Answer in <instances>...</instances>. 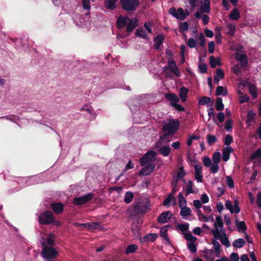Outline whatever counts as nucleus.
<instances>
[{
    "instance_id": "obj_1",
    "label": "nucleus",
    "mask_w": 261,
    "mask_h": 261,
    "mask_svg": "<svg viewBox=\"0 0 261 261\" xmlns=\"http://www.w3.org/2000/svg\"><path fill=\"white\" fill-rule=\"evenodd\" d=\"M214 226V228L212 230V232L215 238L220 240L221 243L226 247H230V243L223 228V220L221 216H217L216 217Z\"/></svg>"
},
{
    "instance_id": "obj_2",
    "label": "nucleus",
    "mask_w": 261,
    "mask_h": 261,
    "mask_svg": "<svg viewBox=\"0 0 261 261\" xmlns=\"http://www.w3.org/2000/svg\"><path fill=\"white\" fill-rule=\"evenodd\" d=\"M166 57L168 58V66L164 67V73L168 77H172L174 75L178 76L179 72L175 62L172 59V51L169 49H166Z\"/></svg>"
},
{
    "instance_id": "obj_3",
    "label": "nucleus",
    "mask_w": 261,
    "mask_h": 261,
    "mask_svg": "<svg viewBox=\"0 0 261 261\" xmlns=\"http://www.w3.org/2000/svg\"><path fill=\"white\" fill-rule=\"evenodd\" d=\"M178 126V120L175 121L173 119L168 120L165 122L163 127V135L166 136L167 138H169L174 134L177 129Z\"/></svg>"
},
{
    "instance_id": "obj_4",
    "label": "nucleus",
    "mask_w": 261,
    "mask_h": 261,
    "mask_svg": "<svg viewBox=\"0 0 261 261\" xmlns=\"http://www.w3.org/2000/svg\"><path fill=\"white\" fill-rule=\"evenodd\" d=\"M157 153L154 151H149L144 154L143 156L140 158V163L141 166H144L146 165L154 164Z\"/></svg>"
},
{
    "instance_id": "obj_5",
    "label": "nucleus",
    "mask_w": 261,
    "mask_h": 261,
    "mask_svg": "<svg viewBox=\"0 0 261 261\" xmlns=\"http://www.w3.org/2000/svg\"><path fill=\"white\" fill-rule=\"evenodd\" d=\"M58 254V251L53 247H43L41 252L43 257L47 261H53Z\"/></svg>"
},
{
    "instance_id": "obj_6",
    "label": "nucleus",
    "mask_w": 261,
    "mask_h": 261,
    "mask_svg": "<svg viewBox=\"0 0 261 261\" xmlns=\"http://www.w3.org/2000/svg\"><path fill=\"white\" fill-rule=\"evenodd\" d=\"M54 217L50 211H45L39 216V222L41 224H48L53 223Z\"/></svg>"
},
{
    "instance_id": "obj_7",
    "label": "nucleus",
    "mask_w": 261,
    "mask_h": 261,
    "mask_svg": "<svg viewBox=\"0 0 261 261\" xmlns=\"http://www.w3.org/2000/svg\"><path fill=\"white\" fill-rule=\"evenodd\" d=\"M186 203L185 198L180 193V216L184 219H188V217L191 216L192 213L191 209L185 206Z\"/></svg>"
},
{
    "instance_id": "obj_8",
    "label": "nucleus",
    "mask_w": 261,
    "mask_h": 261,
    "mask_svg": "<svg viewBox=\"0 0 261 261\" xmlns=\"http://www.w3.org/2000/svg\"><path fill=\"white\" fill-rule=\"evenodd\" d=\"M120 3L122 8L127 11L135 10L139 4L137 0H121Z\"/></svg>"
},
{
    "instance_id": "obj_9",
    "label": "nucleus",
    "mask_w": 261,
    "mask_h": 261,
    "mask_svg": "<svg viewBox=\"0 0 261 261\" xmlns=\"http://www.w3.org/2000/svg\"><path fill=\"white\" fill-rule=\"evenodd\" d=\"M148 209L147 205L144 202L139 201L135 203L133 208V215H136L144 213Z\"/></svg>"
},
{
    "instance_id": "obj_10",
    "label": "nucleus",
    "mask_w": 261,
    "mask_h": 261,
    "mask_svg": "<svg viewBox=\"0 0 261 261\" xmlns=\"http://www.w3.org/2000/svg\"><path fill=\"white\" fill-rule=\"evenodd\" d=\"M55 236L53 233H49L46 238H42L41 243L42 247H53L55 245Z\"/></svg>"
},
{
    "instance_id": "obj_11",
    "label": "nucleus",
    "mask_w": 261,
    "mask_h": 261,
    "mask_svg": "<svg viewBox=\"0 0 261 261\" xmlns=\"http://www.w3.org/2000/svg\"><path fill=\"white\" fill-rule=\"evenodd\" d=\"M93 197V194L92 193H89L83 196L75 198L73 199V203L76 205L83 204L90 201Z\"/></svg>"
},
{
    "instance_id": "obj_12",
    "label": "nucleus",
    "mask_w": 261,
    "mask_h": 261,
    "mask_svg": "<svg viewBox=\"0 0 261 261\" xmlns=\"http://www.w3.org/2000/svg\"><path fill=\"white\" fill-rule=\"evenodd\" d=\"M73 225L75 227H78L80 228H87L89 230H93L95 229H100L101 228L99 227V223L98 222H93L91 223H79L77 222H75L73 223Z\"/></svg>"
},
{
    "instance_id": "obj_13",
    "label": "nucleus",
    "mask_w": 261,
    "mask_h": 261,
    "mask_svg": "<svg viewBox=\"0 0 261 261\" xmlns=\"http://www.w3.org/2000/svg\"><path fill=\"white\" fill-rule=\"evenodd\" d=\"M225 205L226 208L228 209L231 213H235L238 214L240 211V209L237 200L234 201L233 205H232V203L230 201L227 200L226 201Z\"/></svg>"
},
{
    "instance_id": "obj_14",
    "label": "nucleus",
    "mask_w": 261,
    "mask_h": 261,
    "mask_svg": "<svg viewBox=\"0 0 261 261\" xmlns=\"http://www.w3.org/2000/svg\"><path fill=\"white\" fill-rule=\"evenodd\" d=\"M166 98H167L170 102V105L174 107L177 110L179 111V105H178V98L174 94H168L166 95Z\"/></svg>"
},
{
    "instance_id": "obj_15",
    "label": "nucleus",
    "mask_w": 261,
    "mask_h": 261,
    "mask_svg": "<svg viewBox=\"0 0 261 261\" xmlns=\"http://www.w3.org/2000/svg\"><path fill=\"white\" fill-rule=\"evenodd\" d=\"M177 189L173 188L171 193L169 195L167 198L164 201L163 204L167 206H170L175 203V199L174 197V194L177 191Z\"/></svg>"
},
{
    "instance_id": "obj_16",
    "label": "nucleus",
    "mask_w": 261,
    "mask_h": 261,
    "mask_svg": "<svg viewBox=\"0 0 261 261\" xmlns=\"http://www.w3.org/2000/svg\"><path fill=\"white\" fill-rule=\"evenodd\" d=\"M140 171L139 175H148L152 173L155 168V164L146 165Z\"/></svg>"
},
{
    "instance_id": "obj_17",
    "label": "nucleus",
    "mask_w": 261,
    "mask_h": 261,
    "mask_svg": "<svg viewBox=\"0 0 261 261\" xmlns=\"http://www.w3.org/2000/svg\"><path fill=\"white\" fill-rule=\"evenodd\" d=\"M256 113L252 110L249 111L247 115L246 124L248 126H253L255 123Z\"/></svg>"
},
{
    "instance_id": "obj_18",
    "label": "nucleus",
    "mask_w": 261,
    "mask_h": 261,
    "mask_svg": "<svg viewBox=\"0 0 261 261\" xmlns=\"http://www.w3.org/2000/svg\"><path fill=\"white\" fill-rule=\"evenodd\" d=\"M172 216L170 212H165L162 213L158 218V221L159 223H165L169 220Z\"/></svg>"
},
{
    "instance_id": "obj_19",
    "label": "nucleus",
    "mask_w": 261,
    "mask_h": 261,
    "mask_svg": "<svg viewBox=\"0 0 261 261\" xmlns=\"http://www.w3.org/2000/svg\"><path fill=\"white\" fill-rule=\"evenodd\" d=\"M194 167L195 169V178L198 182H201L203 179L201 172L202 167L200 165H195Z\"/></svg>"
},
{
    "instance_id": "obj_20",
    "label": "nucleus",
    "mask_w": 261,
    "mask_h": 261,
    "mask_svg": "<svg viewBox=\"0 0 261 261\" xmlns=\"http://www.w3.org/2000/svg\"><path fill=\"white\" fill-rule=\"evenodd\" d=\"M236 58L237 61L240 62L242 67H245L247 65V58L245 55L237 53L236 54Z\"/></svg>"
},
{
    "instance_id": "obj_21",
    "label": "nucleus",
    "mask_w": 261,
    "mask_h": 261,
    "mask_svg": "<svg viewBox=\"0 0 261 261\" xmlns=\"http://www.w3.org/2000/svg\"><path fill=\"white\" fill-rule=\"evenodd\" d=\"M129 19H130V18L126 16V17H122V16L119 17L117 20V28L119 29L123 28L127 25Z\"/></svg>"
},
{
    "instance_id": "obj_22",
    "label": "nucleus",
    "mask_w": 261,
    "mask_h": 261,
    "mask_svg": "<svg viewBox=\"0 0 261 261\" xmlns=\"http://www.w3.org/2000/svg\"><path fill=\"white\" fill-rule=\"evenodd\" d=\"M210 0H204L203 3L200 7V10L197 12H202V13H208L210 12Z\"/></svg>"
},
{
    "instance_id": "obj_23",
    "label": "nucleus",
    "mask_w": 261,
    "mask_h": 261,
    "mask_svg": "<svg viewBox=\"0 0 261 261\" xmlns=\"http://www.w3.org/2000/svg\"><path fill=\"white\" fill-rule=\"evenodd\" d=\"M138 25V20L136 18H130L126 26V31L130 32L133 31Z\"/></svg>"
},
{
    "instance_id": "obj_24",
    "label": "nucleus",
    "mask_w": 261,
    "mask_h": 261,
    "mask_svg": "<svg viewBox=\"0 0 261 261\" xmlns=\"http://www.w3.org/2000/svg\"><path fill=\"white\" fill-rule=\"evenodd\" d=\"M233 149L231 146H226L222 151V160L227 162L229 159L230 154L232 152Z\"/></svg>"
},
{
    "instance_id": "obj_25",
    "label": "nucleus",
    "mask_w": 261,
    "mask_h": 261,
    "mask_svg": "<svg viewBox=\"0 0 261 261\" xmlns=\"http://www.w3.org/2000/svg\"><path fill=\"white\" fill-rule=\"evenodd\" d=\"M196 18L198 19H202V22L204 24H207L210 21L209 16L205 14L202 13V12H196L195 14Z\"/></svg>"
},
{
    "instance_id": "obj_26",
    "label": "nucleus",
    "mask_w": 261,
    "mask_h": 261,
    "mask_svg": "<svg viewBox=\"0 0 261 261\" xmlns=\"http://www.w3.org/2000/svg\"><path fill=\"white\" fill-rule=\"evenodd\" d=\"M51 208L56 214H60L63 210V204L61 203H53L51 204Z\"/></svg>"
},
{
    "instance_id": "obj_27",
    "label": "nucleus",
    "mask_w": 261,
    "mask_h": 261,
    "mask_svg": "<svg viewBox=\"0 0 261 261\" xmlns=\"http://www.w3.org/2000/svg\"><path fill=\"white\" fill-rule=\"evenodd\" d=\"M157 237L156 233H149L142 238L141 241L142 242H153L156 240Z\"/></svg>"
},
{
    "instance_id": "obj_28",
    "label": "nucleus",
    "mask_w": 261,
    "mask_h": 261,
    "mask_svg": "<svg viewBox=\"0 0 261 261\" xmlns=\"http://www.w3.org/2000/svg\"><path fill=\"white\" fill-rule=\"evenodd\" d=\"M169 141H170V140H169V138H167L166 137V136L163 135L162 136H161L160 137V140L156 142V143L155 144V149L161 148V147H163V146H164L163 145L164 143H167Z\"/></svg>"
},
{
    "instance_id": "obj_29",
    "label": "nucleus",
    "mask_w": 261,
    "mask_h": 261,
    "mask_svg": "<svg viewBox=\"0 0 261 261\" xmlns=\"http://www.w3.org/2000/svg\"><path fill=\"white\" fill-rule=\"evenodd\" d=\"M224 74L222 70L220 68L217 69L216 75L214 77V83L218 84L220 80L224 77Z\"/></svg>"
},
{
    "instance_id": "obj_30",
    "label": "nucleus",
    "mask_w": 261,
    "mask_h": 261,
    "mask_svg": "<svg viewBox=\"0 0 261 261\" xmlns=\"http://www.w3.org/2000/svg\"><path fill=\"white\" fill-rule=\"evenodd\" d=\"M240 17V12L237 8H234L229 15V18L231 20H238Z\"/></svg>"
},
{
    "instance_id": "obj_31",
    "label": "nucleus",
    "mask_w": 261,
    "mask_h": 261,
    "mask_svg": "<svg viewBox=\"0 0 261 261\" xmlns=\"http://www.w3.org/2000/svg\"><path fill=\"white\" fill-rule=\"evenodd\" d=\"M184 183L185 185V192L186 195H188L189 194L193 193L194 192L192 189L193 183L191 180H189L187 183H186L185 180H184Z\"/></svg>"
},
{
    "instance_id": "obj_32",
    "label": "nucleus",
    "mask_w": 261,
    "mask_h": 261,
    "mask_svg": "<svg viewBox=\"0 0 261 261\" xmlns=\"http://www.w3.org/2000/svg\"><path fill=\"white\" fill-rule=\"evenodd\" d=\"M163 40L164 37L163 36H157L154 39V47L156 49H159L160 47V46L162 44Z\"/></svg>"
},
{
    "instance_id": "obj_33",
    "label": "nucleus",
    "mask_w": 261,
    "mask_h": 261,
    "mask_svg": "<svg viewBox=\"0 0 261 261\" xmlns=\"http://www.w3.org/2000/svg\"><path fill=\"white\" fill-rule=\"evenodd\" d=\"M188 89L182 87L180 88V101L185 102L187 101V96L188 94Z\"/></svg>"
},
{
    "instance_id": "obj_34",
    "label": "nucleus",
    "mask_w": 261,
    "mask_h": 261,
    "mask_svg": "<svg viewBox=\"0 0 261 261\" xmlns=\"http://www.w3.org/2000/svg\"><path fill=\"white\" fill-rule=\"evenodd\" d=\"M249 90L253 99L257 97V88L255 85L250 84L249 85Z\"/></svg>"
},
{
    "instance_id": "obj_35",
    "label": "nucleus",
    "mask_w": 261,
    "mask_h": 261,
    "mask_svg": "<svg viewBox=\"0 0 261 261\" xmlns=\"http://www.w3.org/2000/svg\"><path fill=\"white\" fill-rule=\"evenodd\" d=\"M117 0H106L105 5L107 8L113 10L116 8V3Z\"/></svg>"
},
{
    "instance_id": "obj_36",
    "label": "nucleus",
    "mask_w": 261,
    "mask_h": 261,
    "mask_svg": "<svg viewBox=\"0 0 261 261\" xmlns=\"http://www.w3.org/2000/svg\"><path fill=\"white\" fill-rule=\"evenodd\" d=\"M245 244V241L243 239H238L233 242L232 245L234 247L238 248H241L243 247L244 245Z\"/></svg>"
},
{
    "instance_id": "obj_37",
    "label": "nucleus",
    "mask_w": 261,
    "mask_h": 261,
    "mask_svg": "<svg viewBox=\"0 0 261 261\" xmlns=\"http://www.w3.org/2000/svg\"><path fill=\"white\" fill-rule=\"evenodd\" d=\"M134 198V194L130 191H127L125 194L124 198V201L128 204L132 202Z\"/></svg>"
},
{
    "instance_id": "obj_38",
    "label": "nucleus",
    "mask_w": 261,
    "mask_h": 261,
    "mask_svg": "<svg viewBox=\"0 0 261 261\" xmlns=\"http://www.w3.org/2000/svg\"><path fill=\"white\" fill-rule=\"evenodd\" d=\"M250 159L251 160H261V148H258L253 152L250 155Z\"/></svg>"
},
{
    "instance_id": "obj_39",
    "label": "nucleus",
    "mask_w": 261,
    "mask_h": 261,
    "mask_svg": "<svg viewBox=\"0 0 261 261\" xmlns=\"http://www.w3.org/2000/svg\"><path fill=\"white\" fill-rule=\"evenodd\" d=\"M215 105L217 111H222L223 110L224 105L222 102V99L221 98L219 97L217 98Z\"/></svg>"
},
{
    "instance_id": "obj_40",
    "label": "nucleus",
    "mask_w": 261,
    "mask_h": 261,
    "mask_svg": "<svg viewBox=\"0 0 261 261\" xmlns=\"http://www.w3.org/2000/svg\"><path fill=\"white\" fill-rule=\"evenodd\" d=\"M211 101V98L208 97L203 96L199 99L198 105L201 106L208 105Z\"/></svg>"
},
{
    "instance_id": "obj_41",
    "label": "nucleus",
    "mask_w": 261,
    "mask_h": 261,
    "mask_svg": "<svg viewBox=\"0 0 261 261\" xmlns=\"http://www.w3.org/2000/svg\"><path fill=\"white\" fill-rule=\"evenodd\" d=\"M227 94L226 89L224 88L223 86H218L216 89V95H226Z\"/></svg>"
},
{
    "instance_id": "obj_42",
    "label": "nucleus",
    "mask_w": 261,
    "mask_h": 261,
    "mask_svg": "<svg viewBox=\"0 0 261 261\" xmlns=\"http://www.w3.org/2000/svg\"><path fill=\"white\" fill-rule=\"evenodd\" d=\"M135 34L136 36H139L143 39H147V35L145 31L142 29H138L136 30Z\"/></svg>"
},
{
    "instance_id": "obj_43",
    "label": "nucleus",
    "mask_w": 261,
    "mask_h": 261,
    "mask_svg": "<svg viewBox=\"0 0 261 261\" xmlns=\"http://www.w3.org/2000/svg\"><path fill=\"white\" fill-rule=\"evenodd\" d=\"M170 226L169 225H166L164 226L163 227L161 228L160 230V233H161V236L162 238H164L166 240L168 241V238L167 231L168 230V227Z\"/></svg>"
},
{
    "instance_id": "obj_44",
    "label": "nucleus",
    "mask_w": 261,
    "mask_h": 261,
    "mask_svg": "<svg viewBox=\"0 0 261 261\" xmlns=\"http://www.w3.org/2000/svg\"><path fill=\"white\" fill-rule=\"evenodd\" d=\"M138 248L137 245L135 244H131L128 245L125 251V252L126 254L134 253Z\"/></svg>"
},
{
    "instance_id": "obj_45",
    "label": "nucleus",
    "mask_w": 261,
    "mask_h": 261,
    "mask_svg": "<svg viewBox=\"0 0 261 261\" xmlns=\"http://www.w3.org/2000/svg\"><path fill=\"white\" fill-rule=\"evenodd\" d=\"M159 151L162 155L166 156L168 155L170 151V148L169 146H163L162 147L159 149Z\"/></svg>"
},
{
    "instance_id": "obj_46",
    "label": "nucleus",
    "mask_w": 261,
    "mask_h": 261,
    "mask_svg": "<svg viewBox=\"0 0 261 261\" xmlns=\"http://www.w3.org/2000/svg\"><path fill=\"white\" fill-rule=\"evenodd\" d=\"M169 13L177 19L179 18V8L176 10L174 7H172L169 9Z\"/></svg>"
},
{
    "instance_id": "obj_47",
    "label": "nucleus",
    "mask_w": 261,
    "mask_h": 261,
    "mask_svg": "<svg viewBox=\"0 0 261 261\" xmlns=\"http://www.w3.org/2000/svg\"><path fill=\"white\" fill-rule=\"evenodd\" d=\"M226 27L228 30L227 33L230 35H233L236 30L235 25L233 23H229L227 24Z\"/></svg>"
},
{
    "instance_id": "obj_48",
    "label": "nucleus",
    "mask_w": 261,
    "mask_h": 261,
    "mask_svg": "<svg viewBox=\"0 0 261 261\" xmlns=\"http://www.w3.org/2000/svg\"><path fill=\"white\" fill-rule=\"evenodd\" d=\"M221 157V155L219 152H215L212 156L213 163L219 164Z\"/></svg>"
},
{
    "instance_id": "obj_49",
    "label": "nucleus",
    "mask_w": 261,
    "mask_h": 261,
    "mask_svg": "<svg viewBox=\"0 0 261 261\" xmlns=\"http://www.w3.org/2000/svg\"><path fill=\"white\" fill-rule=\"evenodd\" d=\"M184 237L189 242H195L196 240V238L193 236L191 233H184Z\"/></svg>"
},
{
    "instance_id": "obj_50",
    "label": "nucleus",
    "mask_w": 261,
    "mask_h": 261,
    "mask_svg": "<svg viewBox=\"0 0 261 261\" xmlns=\"http://www.w3.org/2000/svg\"><path fill=\"white\" fill-rule=\"evenodd\" d=\"M226 184L230 189L234 188V182L230 176H227L225 178Z\"/></svg>"
},
{
    "instance_id": "obj_51",
    "label": "nucleus",
    "mask_w": 261,
    "mask_h": 261,
    "mask_svg": "<svg viewBox=\"0 0 261 261\" xmlns=\"http://www.w3.org/2000/svg\"><path fill=\"white\" fill-rule=\"evenodd\" d=\"M236 225L239 231H243L246 230V227L245 223L243 221L238 222L236 221Z\"/></svg>"
},
{
    "instance_id": "obj_52",
    "label": "nucleus",
    "mask_w": 261,
    "mask_h": 261,
    "mask_svg": "<svg viewBox=\"0 0 261 261\" xmlns=\"http://www.w3.org/2000/svg\"><path fill=\"white\" fill-rule=\"evenodd\" d=\"M83 8L87 11H89L91 8L90 0H82Z\"/></svg>"
},
{
    "instance_id": "obj_53",
    "label": "nucleus",
    "mask_w": 261,
    "mask_h": 261,
    "mask_svg": "<svg viewBox=\"0 0 261 261\" xmlns=\"http://www.w3.org/2000/svg\"><path fill=\"white\" fill-rule=\"evenodd\" d=\"M187 246L188 249L191 252L195 253L196 252L197 248L195 244H194V242H188Z\"/></svg>"
},
{
    "instance_id": "obj_54",
    "label": "nucleus",
    "mask_w": 261,
    "mask_h": 261,
    "mask_svg": "<svg viewBox=\"0 0 261 261\" xmlns=\"http://www.w3.org/2000/svg\"><path fill=\"white\" fill-rule=\"evenodd\" d=\"M132 229L133 233H134V234L136 237V238L141 240V239H142V238H141V234L139 228L138 227H136V228H135L134 226H133Z\"/></svg>"
},
{
    "instance_id": "obj_55",
    "label": "nucleus",
    "mask_w": 261,
    "mask_h": 261,
    "mask_svg": "<svg viewBox=\"0 0 261 261\" xmlns=\"http://www.w3.org/2000/svg\"><path fill=\"white\" fill-rule=\"evenodd\" d=\"M219 64V60L216 59L213 56L210 57V65L212 68H215Z\"/></svg>"
},
{
    "instance_id": "obj_56",
    "label": "nucleus",
    "mask_w": 261,
    "mask_h": 261,
    "mask_svg": "<svg viewBox=\"0 0 261 261\" xmlns=\"http://www.w3.org/2000/svg\"><path fill=\"white\" fill-rule=\"evenodd\" d=\"M208 144L211 145L217 141V138L214 135H208L207 136Z\"/></svg>"
},
{
    "instance_id": "obj_57",
    "label": "nucleus",
    "mask_w": 261,
    "mask_h": 261,
    "mask_svg": "<svg viewBox=\"0 0 261 261\" xmlns=\"http://www.w3.org/2000/svg\"><path fill=\"white\" fill-rule=\"evenodd\" d=\"M215 30L217 31V32L216 33V34L215 35V38H216L218 43H220L221 42V38H222V36H221V35L220 33V28L219 27H217L215 28Z\"/></svg>"
},
{
    "instance_id": "obj_58",
    "label": "nucleus",
    "mask_w": 261,
    "mask_h": 261,
    "mask_svg": "<svg viewBox=\"0 0 261 261\" xmlns=\"http://www.w3.org/2000/svg\"><path fill=\"white\" fill-rule=\"evenodd\" d=\"M219 164L213 163L211 166V171L213 173H217L219 170Z\"/></svg>"
},
{
    "instance_id": "obj_59",
    "label": "nucleus",
    "mask_w": 261,
    "mask_h": 261,
    "mask_svg": "<svg viewBox=\"0 0 261 261\" xmlns=\"http://www.w3.org/2000/svg\"><path fill=\"white\" fill-rule=\"evenodd\" d=\"M207 113L209 119L213 118V121L215 122L214 109L213 108L211 107L207 109Z\"/></svg>"
},
{
    "instance_id": "obj_60",
    "label": "nucleus",
    "mask_w": 261,
    "mask_h": 261,
    "mask_svg": "<svg viewBox=\"0 0 261 261\" xmlns=\"http://www.w3.org/2000/svg\"><path fill=\"white\" fill-rule=\"evenodd\" d=\"M232 137L230 135H227L225 138L224 144L227 145V146H229V145L232 142Z\"/></svg>"
},
{
    "instance_id": "obj_61",
    "label": "nucleus",
    "mask_w": 261,
    "mask_h": 261,
    "mask_svg": "<svg viewBox=\"0 0 261 261\" xmlns=\"http://www.w3.org/2000/svg\"><path fill=\"white\" fill-rule=\"evenodd\" d=\"M190 12L188 10H186L185 11L183 10V9L180 8V20H184L186 18V17L189 15Z\"/></svg>"
},
{
    "instance_id": "obj_62",
    "label": "nucleus",
    "mask_w": 261,
    "mask_h": 261,
    "mask_svg": "<svg viewBox=\"0 0 261 261\" xmlns=\"http://www.w3.org/2000/svg\"><path fill=\"white\" fill-rule=\"evenodd\" d=\"M198 0H185L186 4H189L191 8L194 9L196 6V3Z\"/></svg>"
},
{
    "instance_id": "obj_63",
    "label": "nucleus",
    "mask_w": 261,
    "mask_h": 261,
    "mask_svg": "<svg viewBox=\"0 0 261 261\" xmlns=\"http://www.w3.org/2000/svg\"><path fill=\"white\" fill-rule=\"evenodd\" d=\"M203 163L205 167H210L212 165V161L210 158L205 156L203 158Z\"/></svg>"
},
{
    "instance_id": "obj_64",
    "label": "nucleus",
    "mask_w": 261,
    "mask_h": 261,
    "mask_svg": "<svg viewBox=\"0 0 261 261\" xmlns=\"http://www.w3.org/2000/svg\"><path fill=\"white\" fill-rule=\"evenodd\" d=\"M187 44L189 47L194 48L196 45V40L193 38H190L189 39Z\"/></svg>"
}]
</instances>
